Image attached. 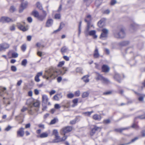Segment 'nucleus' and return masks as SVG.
Here are the masks:
<instances>
[{
	"instance_id": "obj_7",
	"label": "nucleus",
	"mask_w": 145,
	"mask_h": 145,
	"mask_svg": "<svg viewBox=\"0 0 145 145\" xmlns=\"http://www.w3.org/2000/svg\"><path fill=\"white\" fill-rule=\"evenodd\" d=\"M38 111V108L36 109L35 107L31 106L29 107L28 112L30 115H33L35 112H37Z\"/></svg>"
},
{
	"instance_id": "obj_40",
	"label": "nucleus",
	"mask_w": 145,
	"mask_h": 145,
	"mask_svg": "<svg viewBox=\"0 0 145 145\" xmlns=\"http://www.w3.org/2000/svg\"><path fill=\"white\" fill-rule=\"evenodd\" d=\"M27 63V61L26 59H24L22 62V65L24 66H25Z\"/></svg>"
},
{
	"instance_id": "obj_6",
	"label": "nucleus",
	"mask_w": 145,
	"mask_h": 145,
	"mask_svg": "<svg viewBox=\"0 0 145 145\" xmlns=\"http://www.w3.org/2000/svg\"><path fill=\"white\" fill-rule=\"evenodd\" d=\"M17 25L18 28L19 29L23 31H27L28 29V27L27 26L26 27L24 26L20 23H17Z\"/></svg>"
},
{
	"instance_id": "obj_47",
	"label": "nucleus",
	"mask_w": 145,
	"mask_h": 145,
	"mask_svg": "<svg viewBox=\"0 0 145 145\" xmlns=\"http://www.w3.org/2000/svg\"><path fill=\"white\" fill-rule=\"evenodd\" d=\"M65 63V62L64 61H62L60 62L59 64H58L57 66L59 67H61Z\"/></svg>"
},
{
	"instance_id": "obj_49",
	"label": "nucleus",
	"mask_w": 145,
	"mask_h": 145,
	"mask_svg": "<svg viewBox=\"0 0 145 145\" xmlns=\"http://www.w3.org/2000/svg\"><path fill=\"white\" fill-rule=\"evenodd\" d=\"M80 92L79 90H77L74 93L76 97H78L80 96Z\"/></svg>"
},
{
	"instance_id": "obj_58",
	"label": "nucleus",
	"mask_w": 145,
	"mask_h": 145,
	"mask_svg": "<svg viewBox=\"0 0 145 145\" xmlns=\"http://www.w3.org/2000/svg\"><path fill=\"white\" fill-rule=\"evenodd\" d=\"M55 108L56 109H58L61 108V106L58 104H56L55 105Z\"/></svg>"
},
{
	"instance_id": "obj_37",
	"label": "nucleus",
	"mask_w": 145,
	"mask_h": 145,
	"mask_svg": "<svg viewBox=\"0 0 145 145\" xmlns=\"http://www.w3.org/2000/svg\"><path fill=\"white\" fill-rule=\"evenodd\" d=\"M37 7L40 10H42V7L41 4L39 2H38L36 3Z\"/></svg>"
},
{
	"instance_id": "obj_61",
	"label": "nucleus",
	"mask_w": 145,
	"mask_h": 145,
	"mask_svg": "<svg viewBox=\"0 0 145 145\" xmlns=\"http://www.w3.org/2000/svg\"><path fill=\"white\" fill-rule=\"evenodd\" d=\"M28 21L29 23H31L32 21V19L31 17H29L27 18Z\"/></svg>"
},
{
	"instance_id": "obj_44",
	"label": "nucleus",
	"mask_w": 145,
	"mask_h": 145,
	"mask_svg": "<svg viewBox=\"0 0 145 145\" xmlns=\"http://www.w3.org/2000/svg\"><path fill=\"white\" fill-rule=\"evenodd\" d=\"M62 138L59 139L60 140L59 141L61 142L64 141L66 139L67 137V136H66L65 135Z\"/></svg>"
},
{
	"instance_id": "obj_38",
	"label": "nucleus",
	"mask_w": 145,
	"mask_h": 145,
	"mask_svg": "<svg viewBox=\"0 0 145 145\" xmlns=\"http://www.w3.org/2000/svg\"><path fill=\"white\" fill-rule=\"evenodd\" d=\"M16 10L15 7L13 6L10 7V11L11 12H13Z\"/></svg>"
},
{
	"instance_id": "obj_1",
	"label": "nucleus",
	"mask_w": 145,
	"mask_h": 145,
	"mask_svg": "<svg viewBox=\"0 0 145 145\" xmlns=\"http://www.w3.org/2000/svg\"><path fill=\"white\" fill-rule=\"evenodd\" d=\"M68 70L67 68L65 67H63L61 70L57 69L55 70L49 69L46 71V74L43 77L46 78L47 80H48L49 78H54L59 73L64 74L66 73V71Z\"/></svg>"
},
{
	"instance_id": "obj_56",
	"label": "nucleus",
	"mask_w": 145,
	"mask_h": 145,
	"mask_svg": "<svg viewBox=\"0 0 145 145\" xmlns=\"http://www.w3.org/2000/svg\"><path fill=\"white\" fill-rule=\"evenodd\" d=\"M12 128V127L10 125H8V127H6L5 129V130L7 131H9Z\"/></svg>"
},
{
	"instance_id": "obj_52",
	"label": "nucleus",
	"mask_w": 145,
	"mask_h": 145,
	"mask_svg": "<svg viewBox=\"0 0 145 145\" xmlns=\"http://www.w3.org/2000/svg\"><path fill=\"white\" fill-rule=\"evenodd\" d=\"M10 29L11 31L15 30V27L14 25H12L10 27Z\"/></svg>"
},
{
	"instance_id": "obj_50",
	"label": "nucleus",
	"mask_w": 145,
	"mask_h": 145,
	"mask_svg": "<svg viewBox=\"0 0 145 145\" xmlns=\"http://www.w3.org/2000/svg\"><path fill=\"white\" fill-rule=\"evenodd\" d=\"M74 96V95L72 93L68 94L67 95V97L68 98H72Z\"/></svg>"
},
{
	"instance_id": "obj_18",
	"label": "nucleus",
	"mask_w": 145,
	"mask_h": 145,
	"mask_svg": "<svg viewBox=\"0 0 145 145\" xmlns=\"http://www.w3.org/2000/svg\"><path fill=\"white\" fill-rule=\"evenodd\" d=\"M93 118L95 120L99 121L101 120V117L100 115L95 114L93 116Z\"/></svg>"
},
{
	"instance_id": "obj_11",
	"label": "nucleus",
	"mask_w": 145,
	"mask_h": 145,
	"mask_svg": "<svg viewBox=\"0 0 145 145\" xmlns=\"http://www.w3.org/2000/svg\"><path fill=\"white\" fill-rule=\"evenodd\" d=\"M28 3L27 2H25L22 3L21 5L20 9L19 10L20 12H22L27 6Z\"/></svg>"
},
{
	"instance_id": "obj_20",
	"label": "nucleus",
	"mask_w": 145,
	"mask_h": 145,
	"mask_svg": "<svg viewBox=\"0 0 145 145\" xmlns=\"http://www.w3.org/2000/svg\"><path fill=\"white\" fill-rule=\"evenodd\" d=\"M53 24V20L52 19H49L47 20L46 24V26L49 27L51 26Z\"/></svg>"
},
{
	"instance_id": "obj_21",
	"label": "nucleus",
	"mask_w": 145,
	"mask_h": 145,
	"mask_svg": "<svg viewBox=\"0 0 145 145\" xmlns=\"http://www.w3.org/2000/svg\"><path fill=\"white\" fill-rule=\"evenodd\" d=\"M96 76L95 77L96 80H101V81L103 76L98 73L96 72Z\"/></svg>"
},
{
	"instance_id": "obj_12",
	"label": "nucleus",
	"mask_w": 145,
	"mask_h": 145,
	"mask_svg": "<svg viewBox=\"0 0 145 145\" xmlns=\"http://www.w3.org/2000/svg\"><path fill=\"white\" fill-rule=\"evenodd\" d=\"M42 74V72H38L35 77V80L37 82H39L40 80L39 78V76H41Z\"/></svg>"
},
{
	"instance_id": "obj_55",
	"label": "nucleus",
	"mask_w": 145,
	"mask_h": 145,
	"mask_svg": "<svg viewBox=\"0 0 145 145\" xmlns=\"http://www.w3.org/2000/svg\"><path fill=\"white\" fill-rule=\"evenodd\" d=\"M62 24H63L62 23H61V24L60 26L59 29H58L57 30L55 31L54 32V33H56V32L59 31L63 28V27H61V25Z\"/></svg>"
},
{
	"instance_id": "obj_23",
	"label": "nucleus",
	"mask_w": 145,
	"mask_h": 145,
	"mask_svg": "<svg viewBox=\"0 0 145 145\" xmlns=\"http://www.w3.org/2000/svg\"><path fill=\"white\" fill-rule=\"evenodd\" d=\"M53 135L55 136L56 138V139H58L60 138L58 135V132L57 130H54L53 132Z\"/></svg>"
},
{
	"instance_id": "obj_45",
	"label": "nucleus",
	"mask_w": 145,
	"mask_h": 145,
	"mask_svg": "<svg viewBox=\"0 0 145 145\" xmlns=\"http://www.w3.org/2000/svg\"><path fill=\"white\" fill-rule=\"evenodd\" d=\"M57 121V119L56 118H54L50 122L51 124H55Z\"/></svg>"
},
{
	"instance_id": "obj_27",
	"label": "nucleus",
	"mask_w": 145,
	"mask_h": 145,
	"mask_svg": "<svg viewBox=\"0 0 145 145\" xmlns=\"http://www.w3.org/2000/svg\"><path fill=\"white\" fill-rule=\"evenodd\" d=\"M129 43V42L128 41H124L120 42L119 44L120 46H126Z\"/></svg>"
},
{
	"instance_id": "obj_24",
	"label": "nucleus",
	"mask_w": 145,
	"mask_h": 145,
	"mask_svg": "<svg viewBox=\"0 0 145 145\" xmlns=\"http://www.w3.org/2000/svg\"><path fill=\"white\" fill-rule=\"evenodd\" d=\"M89 77V75H87L84 76L82 78L83 81L86 82L87 83L89 82V80L88 78Z\"/></svg>"
},
{
	"instance_id": "obj_22",
	"label": "nucleus",
	"mask_w": 145,
	"mask_h": 145,
	"mask_svg": "<svg viewBox=\"0 0 145 145\" xmlns=\"http://www.w3.org/2000/svg\"><path fill=\"white\" fill-rule=\"evenodd\" d=\"M33 103V100L32 99H30L27 100V104L29 106V107L31 106Z\"/></svg>"
},
{
	"instance_id": "obj_5",
	"label": "nucleus",
	"mask_w": 145,
	"mask_h": 145,
	"mask_svg": "<svg viewBox=\"0 0 145 145\" xmlns=\"http://www.w3.org/2000/svg\"><path fill=\"white\" fill-rule=\"evenodd\" d=\"M13 22L12 19L7 17H2L0 18V22L3 23Z\"/></svg>"
},
{
	"instance_id": "obj_8",
	"label": "nucleus",
	"mask_w": 145,
	"mask_h": 145,
	"mask_svg": "<svg viewBox=\"0 0 145 145\" xmlns=\"http://www.w3.org/2000/svg\"><path fill=\"white\" fill-rule=\"evenodd\" d=\"M43 15H39L37 18V19L40 21H42L46 18L47 14L46 12L44 10H42Z\"/></svg>"
},
{
	"instance_id": "obj_57",
	"label": "nucleus",
	"mask_w": 145,
	"mask_h": 145,
	"mask_svg": "<svg viewBox=\"0 0 145 145\" xmlns=\"http://www.w3.org/2000/svg\"><path fill=\"white\" fill-rule=\"evenodd\" d=\"M76 119H75L73 120L72 121H71L70 122V123L71 124H74L75 123H76Z\"/></svg>"
},
{
	"instance_id": "obj_30",
	"label": "nucleus",
	"mask_w": 145,
	"mask_h": 145,
	"mask_svg": "<svg viewBox=\"0 0 145 145\" xmlns=\"http://www.w3.org/2000/svg\"><path fill=\"white\" fill-rule=\"evenodd\" d=\"M39 102H36L35 103H33L32 106H33L36 109L37 108L39 109Z\"/></svg>"
},
{
	"instance_id": "obj_42",
	"label": "nucleus",
	"mask_w": 145,
	"mask_h": 145,
	"mask_svg": "<svg viewBox=\"0 0 145 145\" xmlns=\"http://www.w3.org/2000/svg\"><path fill=\"white\" fill-rule=\"evenodd\" d=\"M110 121L109 119H106L104 120L103 122V123L105 124H108L110 123Z\"/></svg>"
},
{
	"instance_id": "obj_29",
	"label": "nucleus",
	"mask_w": 145,
	"mask_h": 145,
	"mask_svg": "<svg viewBox=\"0 0 145 145\" xmlns=\"http://www.w3.org/2000/svg\"><path fill=\"white\" fill-rule=\"evenodd\" d=\"M101 81L103 83L105 84H108L110 82V81L108 79L104 77H103Z\"/></svg>"
},
{
	"instance_id": "obj_31",
	"label": "nucleus",
	"mask_w": 145,
	"mask_h": 145,
	"mask_svg": "<svg viewBox=\"0 0 145 145\" xmlns=\"http://www.w3.org/2000/svg\"><path fill=\"white\" fill-rule=\"evenodd\" d=\"M1 44L4 50L8 48L10 46L7 43H5Z\"/></svg>"
},
{
	"instance_id": "obj_34",
	"label": "nucleus",
	"mask_w": 145,
	"mask_h": 145,
	"mask_svg": "<svg viewBox=\"0 0 145 145\" xmlns=\"http://www.w3.org/2000/svg\"><path fill=\"white\" fill-rule=\"evenodd\" d=\"M18 54L16 52H13L12 54V56L9 57L10 58H15L18 57Z\"/></svg>"
},
{
	"instance_id": "obj_10",
	"label": "nucleus",
	"mask_w": 145,
	"mask_h": 145,
	"mask_svg": "<svg viewBox=\"0 0 145 145\" xmlns=\"http://www.w3.org/2000/svg\"><path fill=\"white\" fill-rule=\"evenodd\" d=\"M101 129V127L94 126V128L91 130L90 133V135L91 136L95 134L96 131H100Z\"/></svg>"
},
{
	"instance_id": "obj_17",
	"label": "nucleus",
	"mask_w": 145,
	"mask_h": 145,
	"mask_svg": "<svg viewBox=\"0 0 145 145\" xmlns=\"http://www.w3.org/2000/svg\"><path fill=\"white\" fill-rule=\"evenodd\" d=\"M106 20L105 18L102 19L99 21L98 23V26L100 27H101L104 25L105 24V21Z\"/></svg>"
},
{
	"instance_id": "obj_33",
	"label": "nucleus",
	"mask_w": 145,
	"mask_h": 145,
	"mask_svg": "<svg viewBox=\"0 0 145 145\" xmlns=\"http://www.w3.org/2000/svg\"><path fill=\"white\" fill-rule=\"evenodd\" d=\"M114 77L119 82H120V76L118 74L116 73L115 74Z\"/></svg>"
},
{
	"instance_id": "obj_48",
	"label": "nucleus",
	"mask_w": 145,
	"mask_h": 145,
	"mask_svg": "<svg viewBox=\"0 0 145 145\" xmlns=\"http://www.w3.org/2000/svg\"><path fill=\"white\" fill-rule=\"evenodd\" d=\"M138 139V137H136L132 139L130 142L127 143V144H130L131 143H132V142H135L136 140H137Z\"/></svg>"
},
{
	"instance_id": "obj_36",
	"label": "nucleus",
	"mask_w": 145,
	"mask_h": 145,
	"mask_svg": "<svg viewBox=\"0 0 145 145\" xmlns=\"http://www.w3.org/2000/svg\"><path fill=\"white\" fill-rule=\"evenodd\" d=\"M93 112V111L84 112L83 113V114H84L86 116H90L91 114Z\"/></svg>"
},
{
	"instance_id": "obj_41",
	"label": "nucleus",
	"mask_w": 145,
	"mask_h": 145,
	"mask_svg": "<svg viewBox=\"0 0 145 145\" xmlns=\"http://www.w3.org/2000/svg\"><path fill=\"white\" fill-rule=\"evenodd\" d=\"M129 128V127H126V128H123L121 129H116V130L118 131H120V132H121L122 131L126 129H127Z\"/></svg>"
},
{
	"instance_id": "obj_32",
	"label": "nucleus",
	"mask_w": 145,
	"mask_h": 145,
	"mask_svg": "<svg viewBox=\"0 0 145 145\" xmlns=\"http://www.w3.org/2000/svg\"><path fill=\"white\" fill-rule=\"evenodd\" d=\"M32 14L33 16H34L35 17L37 18L38 17L39 15L38 12L36 10H34L33 11Z\"/></svg>"
},
{
	"instance_id": "obj_28",
	"label": "nucleus",
	"mask_w": 145,
	"mask_h": 145,
	"mask_svg": "<svg viewBox=\"0 0 145 145\" xmlns=\"http://www.w3.org/2000/svg\"><path fill=\"white\" fill-rule=\"evenodd\" d=\"M68 50V48L66 46L63 47L61 49V51L62 53L67 52Z\"/></svg>"
},
{
	"instance_id": "obj_54",
	"label": "nucleus",
	"mask_w": 145,
	"mask_h": 145,
	"mask_svg": "<svg viewBox=\"0 0 145 145\" xmlns=\"http://www.w3.org/2000/svg\"><path fill=\"white\" fill-rule=\"evenodd\" d=\"M95 4L97 6H99L100 5V1L99 0H96L95 2Z\"/></svg>"
},
{
	"instance_id": "obj_35",
	"label": "nucleus",
	"mask_w": 145,
	"mask_h": 145,
	"mask_svg": "<svg viewBox=\"0 0 145 145\" xmlns=\"http://www.w3.org/2000/svg\"><path fill=\"white\" fill-rule=\"evenodd\" d=\"M89 93L87 91L83 92L82 95V97L84 98L88 97L89 95Z\"/></svg>"
},
{
	"instance_id": "obj_43",
	"label": "nucleus",
	"mask_w": 145,
	"mask_h": 145,
	"mask_svg": "<svg viewBox=\"0 0 145 145\" xmlns=\"http://www.w3.org/2000/svg\"><path fill=\"white\" fill-rule=\"evenodd\" d=\"M76 71L77 72L82 73V69L80 67H77L76 69Z\"/></svg>"
},
{
	"instance_id": "obj_39",
	"label": "nucleus",
	"mask_w": 145,
	"mask_h": 145,
	"mask_svg": "<svg viewBox=\"0 0 145 145\" xmlns=\"http://www.w3.org/2000/svg\"><path fill=\"white\" fill-rule=\"evenodd\" d=\"M24 116V114L22 113H21L19 115L15 116V119L17 120V118H22Z\"/></svg>"
},
{
	"instance_id": "obj_26",
	"label": "nucleus",
	"mask_w": 145,
	"mask_h": 145,
	"mask_svg": "<svg viewBox=\"0 0 145 145\" xmlns=\"http://www.w3.org/2000/svg\"><path fill=\"white\" fill-rule=\"evenodd\" d=\"M48 98L47 96L46 95H43L42 96V100L43 103H46L48 102Z\"/></svg>"
},
{
	"instance_id": "obj_14",
	"label": "nucleus",
	"mask_w": 145,
	"mask_h": 145,
	"mask_svg": "<svg viewBox=\"0 0 145 145\" xmlns=\"http://www.w3.org/2000/svg\"><path fill=\"white\" fill-rule=\"evenodd\" d=\"M102 71L104 72H108L110 70V68L106 65H104L102 67Z\"/></svg>"
},
{
	"instance_id": "obj_15",
	"label": "nucleus",
	"mask_w": 145,
	"mask_h": 145,
	"mask_svg": "<svg viewBox=\"0 0 145 145\" xmlns=\"http://www.w3.org/2000/svg\"><path fill=\"white\" fill-rule=\"evenodd\" d=\"M62 97V95L61 93L57 94L54 95L53 97L54 99L56 101H58Z\"/></svg>"
},
{
	"instance_id": "obj_9",
	"label": "nucleus",
	"mask_w": 145,
	"mask_h": 145,
	"mask_svg": "<svg viewBox=\"0 0 145 145\" xmlns=\"http://www.w3.org/2000/svg\"><path fill=\"white\" fill-rule=\"evenodd\" d=\"M24 129L21 127L17 132V135L18 137H23L24 134Z\"/></svg>"
},
{
	"instance_id": "obj_46",
	"label": "nucleus",
	"mask_w": 145,
	"mask_h": 145,
	"mask_svg": "<svg viewBox=\"0 0 145 145\" xmlns=\"http://www.w3.org/2000/svg\"><path fill=\"white\" fill-rule=\"evenodd\" d=\"M11 70L13 72H16L17 70V68L14 66H12L11 67Z\"/></svg>"
},
{
	"instance_id": "obj_59",
	"label": "nucleus",
	"mask_w": 145,
	"mask_h": 145,
	"mask_svg": "<svg viewBox=\"0 0 145 145\" xmlns=\"http://www.w3.org/2000/svg\"><path fill=\"white\" fill-rule=\"evenodd\" d=\"M87 18L88 19H86L89 22V23H90V21L91 19V16L89 15H88L87 16Z\"/></svg>"
},
{
	"instance_id": "obj_64",
	"label": "nucleus",
	"mask_w": 145,
	"mask_h": 145,
	"mask_svg": "<svg viewBox=\"0 0 145 145\" xmlns=\"http://www.w3.org/2000/svg\"><path fill=\"white\" fill-rule=\"evenodd\" d=\"M63 58L66 60L68 61L69 60V57L67 56H65L63 57Z\"/></svg>"
},
{
	"instance_id": "obj_16",
	"label": "nucleus",
	"mask_w": 145,
	"mask_h": 145,
	"mask_svg": "<svg viewBox=\"0 0 145 145\" xmlns=\"http://www.w3.org/2000/svg\"><path fill=\"white\" fill-rule=\"evenodd\" d=\"M99 52L98 50L96 47L95 49L94 52L93 57L95 58H98L99 57Z\"/></svg>"
},
{
	"instance_id": "obj_53",
	"label": "nucleus",
	"mask_w": 145,
	"mask_h": 145,
	"mask_svg": "<svg viewBox=\"0 0 145 145\" xmlns=\"http://www.w3.org/2000/svg\"><path fill=\"white\" fill-rule=\"evenodd\" d=\"M26 49V46L25 44H23L21 47V49L24 52Z\"/></svg>"
},
{
	"instance_id": "obj_13",
	"label": "nucleus",
	"mask_w": 145,
	"mask_h": 145,
	"mask_svg": "<svg viewBox=\"0 0 145 145\" xmlns=\"http://www.w3.org/2000/svg\"><path fill=\"white\" fill-rule=\"evenodd\" d=\"M48 133L46 132L43 133L39 135H37V137L38 138H46L48 137Z\"/></svg>"
},
{
	"instance_id": "obj_25",
	"label": "nucleus",
	"mask_w": 145,
	"mask_h": 145,
	"mask_svg": "<svg viewBox=\"0 0 145 145\" xmlns=\"http://www.w3.org/2000/svg\"><path fill=\"white\" fill-rule=\"evenodd\" d=\"M85 21L87 23V28L86 31H85V33L86 35H88V31L89 30V22L87 21L86 19L85 20Z\"/></svg>"
},
{
	"instance_id": "obj_62",
	"label": "nucleus",
	"mask_w": 145,
	"mask_h": 145,
	"mask_svg": "<svg viewBox=\"0 0 145 145\" xmlns=\"http://www.w3.org/2000/svg\"><path fill=\"white\" fill-rule=\"evenodd\" d=\"M6 89V88L5 87H0V90L2 91L3 92H4L5 91Z\"/></svg>"
},
{
	"instance_id": "obj_60",
	"label": "nucleus",
	"mask_w": 145,
	"mask_h": 145,
	"mask_svg": "<svg viewBox=\"0 0 145 145\" xmlns=\"http://www.w3.org/2000/svg\"><path fill=\"white\" fill-rule=\"evenodd\" d=\"M111 93L112 92L111 91H108L107 92H104L103 93L104 95H110L111 94Z\"/></svg>"
},
{
	"instance_id": "obj_3",
	"label": "nucleus",
	"mask_w": 145,
	"mask_h": 145,
	"mask_svg": "<svg viewBox=\"0 0 145 145\" xmlns=\"http://www.w3.org/2000/svg\"><path fill=\"white\" fill-rule=\"evenodd\" d=\"M114 36L116 38H123L125 36L124 30L121 29L119 32H115L114 34Z\"/></svg>"
},
{
	"instance_id": "obj_2",
	"label": "nucleus",
	"mask_w": 145,
	"mask_h": 145,
	"mask_svg": "<svg viewBox=\"0 0 145 145\" xmlns=\"http://www.w3.org/2000/svg\"><path fill=\"white\" fill-rule=\"evenodd\" d=\"M72 129V128L71 126L65 127L61 129L60 133L61 134L65 135L66 133L71 131Z\"/></svg>"
},
{
	"instance_id": "obj_51",
	"label": "nucleus",
	"mask_w": 145,
	"mask_h": 145,
	"mask_svg": "<svg viewBox=\"0 0 145 145\" xmlns=\"http://www.w3.org/2000/svg\"><path fill=\"white\" fill-rule=\"evenodd\" d=\"M61 17V15L60 14H56L55 16V18L56 19H59Z\"/></svg>"
},
{
	"instance_id": "obj_19",
	"label": "nucleus",
	"mask_w": 145,
	"mask_h": 145,
	"mask_svg": "<svg viewBox=\"0 0 145 145\" xmlns=\"http://www.w3.org/2000/svg\"><path fill=\"white\" fill-rule=\"evenodd\" d=\"M96 31L95 30H92L89 31L88 33V35H89L90 36H93V38L96 39L97 37V36L95 35Z\"/></svg>"
},
{
	"instance_id": "obj_63",
	"label": "nucleus",
	"mask_w": 145,
	"mask_h": 145,
	"mask_svg": "<svg viewBox=\"0 0 145 145\" xmlns=\"http://www.w3.org/2000/svg\"><path fill=\"white\" fill-rule=\"evenodd\" d=\"M137 118H139L140 119H142L145 118V115L143 116H139L137 117L135 119H136Z\"/></svg>"
},
{
	"instance_id": "obj_4",
	"label": "nucleus",
	"mask_w": 145,
	"mask_h": 145,
	"mask_svg": "<svg viewBox=\"0 0 145 145\" xmlns=\"http://www.w3.org/2000/svg\"><path fill=\"white\" fill-rule=\"evenodd\" d=\"M102 32L100 38L102 39H104L108 36V30L107 29L104 28L102 29Z\"/></svg>"
}]
</instances>
